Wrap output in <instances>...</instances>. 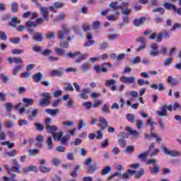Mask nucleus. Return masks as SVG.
Here are the masks:
<instances>
[{"label": "nucleus", "instance_id": "dca6fc26", "mask_svg": "<svg viewBox=\"0 0 181 181\" xmlns=\"http://www.w3.org/2000/svg\"><path fill=\"white\" fill-rule=\"evenodd\" d=\"M100 123L99 124V128L103 130L105 129V128L108 127V122L104 117H100Z\"/></svg>", "mask_w": 181, "mask_h": 181}, {"label": "nucleus", "instance_id": "5701e85b", "mask_svg": "<svg viewBox=\"0 0 181 181\" xmlns=\"http://www.w3.org/2000/svg\"><path fill=\"white\" fill-rule=\"evenodd\" d=\"M33 40L35 42H42L43 40V35L42 33H35L33 35Z\"/></svg>", "mask_w": 181, "mask_h": 181}, {"label": "nucleus", "instance_id": "f704fd0d", "mask_svg": "<svg viewBox=\"0 0 181 181\" xmlns=\"http://www.w3.org/2000/svg\"><path fill=\"white\" fill-rule=\"evenodd\" d=\"M103 131L104 130L100 129L96 132V134H95L96 139H103Z\"/></svg>", "mask_w": 181, "mask_h": 181}, {"label": "nucleus", "instance_id": "2eb2a0df", "mask_svg": "<svg viewBox=\"0 0 181 181\" xmlns=\"http://www.w3.org/2000/svg\"><path fill=\"white\" fill-rule=\"evenodd\" d=\"M45 129L48 134H52V135H53V134H55L56 131H57L59 128L57 126L47 125L46 126Z\"/></svg>", "mask_w": 181, "mask_h": 181}, {"label": "nucleus", "instance_id": "5fc2aeb1", "mask_svg": "<svg viewBox=\"0 0 181 181\" xmlns=\"http://www.w3.org/2000/svg\"><path fill=\"white\" fill-rule=\"evenodd\" d=\"M54 6L57 9H60V8H63V6H64V4L63 3H60V2H54Z\"/></svg>", "mask_w": 181, "mask_h": 181}, {"label": "nucleus", "instance_id": "f3484780", "mask_svg": "<svg viewBox=\"0 0 181 181\" xmlns=\"http://www.w3.org/2000/svg\"><path fill=\"white\" fill-rule=\"evenodd\" d=\"M119 17V13L115 12L114 15H110L107 16V21H110V22H115L118 21V18Z\"/></svg>", "mask_w": 181, "mask_h": 181}, {"label": "nucleus", "instance_id": "37998d69", "mask_svg": "<svg viewBox=\"0 0 181 181\" xmlns=\"http://www.w3.org/2000/svg\"><path fill=\"white\" fill-rule=\"evenodd\" d=\"M110 8H112L114 11L119 9V6H117V1L111 2L109 5Z\"/></svg>", "mask_w": 181, "mask_h": 181}, {"label": "nucleus", "instance_id": "72a5a7b5", "mask_svg": "<svg viewBox=\"0 0 181 181\" xmlns=\"http://www.w3.org/2000/svg\"><path fill=\"white\" fill-rule=\"evenodd\" d=\"M145 139H152L153 138H158V134L156 133H151V134H144Z\"/></svg>", "mask_w": 181, "mask_h": 181}, {"label": "nucleus", "instance_id": "ea45409f", "mask_svg": "<svg viewBox=\"0 0 181 181\" xmlns=\"http://www.w3.org/2000/svg\"><path fill=\"white\" fill-rule=\"evenodd\" d=\"M153 13L158 12V13H160V15H163V13H165V9H163V8L162 7H158L153 9Z\"/></svg>", "mask_w": 181, "mask_h": 181}, {"label": "nucleus", "instance_id": "09e8293b", "mask_svg": "<svg viewBox=\"0 0 181 181\" xmlns=\"http://www.w3.org/2000/svg\"><path fill=\"white\" fill-rule=\"evenodd\" d=\"M172 60H173V58L170 57V58H167L164 62H163V66H170L171 63H172Z\"/></svg>", "mask_w": 181, "mask_h": 181}, {"label": "nucleus", "instance_id": "473e14b6", "mask_svg": "<svg viewBox=\"0 0 181 181\" xmlns=\"http://www.w3.org/2000/svg\"><path fill=\"white\" fill-rule=\"evenodd\" d=\"M150 170L152 175H156V173H158L160 170L159 165L157 164H155L153 168H150Z\"/></svg>", "mask_w": 181, "mask_h": 181}, {"label": "nucleus", "instance_id": "864d4df0", "mask_svg": "<svg viewBox=\"0 0 181 181\" xmlns=\"http://www.w3.org/2000/svg\"><path fill=\"white\" fill-rule=\"evenodd\" d=\"M69 139H70V135L66 134L61 139V142H62V144H66V142H67V141H69Z\"/></svg>", "mask_w": 181, "mask_h": 181}, {"label": "nucleus", "instance_id": "338daca9", "mask_svg": "<svg viewBox=\"0 0 181 181\" xmlns=\"http://www.w3.org/2000/svg\"><path fill=\"white\" fill-rule=\"evenodd\" d=\"M1 77L4 83H8V81H9V78H8L5 74H1Z\"/></svg>", "mask_w": 181, "mask_h": 181}, {"label": "nucleus", "instance_id": "603ef678", "mask_svg": "<svg viewBox=\"0 0 181 181\" xmlns=\"http://www.w3.org/2000/svg\"><path fill=\"white\" fill-rule=\"evenodd\" d=\"M158 124H159L160 129H161V131H165V122H163V120L162 119H160L158 120Z\"/></svg>", "mask_w": 181, "mask_h": 181}, {"label": "nucleus", "instance_id": "c03bdc74", "mask_svg": "<svg viewBox=\"0 0 181 181\" xmlns=\"http://www.w3.org/2000/svg\"><path fill=\"white\" fill-rule=\"evenodd\" d=\"M118 37H119V35L118 34H112L108 36L109 40H112V41L117 40Z\"/></svg>", "mask_w": 181, "mask_h": 181}, {"label": "nucleus", "instance_id": "9d476101", "mask_svg": "<svg viewBox=\"0 0 181 181\" xmlns=\"http://www.w3.org/2000/svg\"><path fill=\"white\" fill-rule=\"evenodd\" d=\"M70 33V29L62 28L60 31L58 33V39H60V40H63L64 39L65 36H67Z\"/></svg>", "mask_w": 181, "mask_h": 181}, {"label": "nucleus", "instance_id": "c756f323", "mask_svg": "<svg viewBox=\"0 0 181 181\" xmlns=\"http://www.w3.org/2000/svg\"><path fill=\"white\" fill-rule=\"evenodd\" d=\"M5 170H7L8 174L11 175V177H16V175L13 173V170L11 169L8 165H4Z\"/></svg>", "mask_w": 181, "mask_h": 181}, {"label": "nucleus", "instance_id": "c85d7f7f", "mask_svg": "<svg viewBox=\"0 0 181 181\" xmlns=\"http://www.w3.org/2000/svg\"><path fill=\"white\" fill-rule=\"evenodd\" d=\"M126 118L127 121H129V122H135V120L136 119V117H135V115L131 113L126 115Z\"/></svg>", "mask_w": 181, "mask_h": 181}, {"label": "nucleus", "instance_id": "58836bf2", "mask_svg": "<svg viewBox=\"0 0 181 181\" xmlns=\"http://www.w3.org/2000/svg\"><path fill=\"white\" fill-rule=\"evenodd\" d=\"M64 127H74V122L73 121H64L62 122Z\"/></svg>", "mask_w": 181, "mask_h": 181}, {"label": "nucleus", "instance_id": "7ed1b4c3", "mask_svg": "<svg viewBox=\"0 0 181 181\" xmlns=\"http://www.w3.org/2000/svg\"><path fill=\"white\" fill-rule=\"evenodd\" d=\"M42 97H43V99L40 100V105L46 106L49 105L50 104V100L52 98V96L50 95V93L44 92L42 93Z\"/></svg>", "mask_w": 181, "mask_h": 181}, {"label": "nucleus", "instance_id": "6ab92c4d", "mask_svg": "<svg viewBox=\"0 0 181 181\" xmlns=\"http://www.w3.org/2000/svg\"><path fill=\"white\" fill-rule=\"evenodd\" d=\"M46 144L47 149H48V151H52V149H53V139L52 138V136L47 137Z\"/></svg>", "mask_w": 181, "mask_h": 181}, {"label": "nucleus", "instance_id": "393cba45", "mask_svg": "<svg viewBox=\"0 0 181 181\" xmlns=\"http://www.w3.org/2000/svg\"><path fill=\"white\" fill-rule=\"evenodd\" d=\"M35 83H40L42 78H43V74L40 72L35 74L33 77Z\"/></svg>", "mask_w": 181, "mask_h": 181}, {"label": "nucleus", "instance_id": "6e6d98bb", "mask_svg": "<svg viewBox=\"0 0 181 181\" xmlns=\"http://www.w3.org/2000/svg\"><path fill=\"white\" fill-rule=\"evenodd\" d=\"M86 124L84 120L81 119L78 125V129H83V127H86Z\"/></svg>", "mask_w": 181, "mask_h": 181}, {"label": "nucleus", "instance_id": "a211bd4d", "mask_svg": "<svg viewBox=\"0 0 181 181\" xmlns=\"http://www.w3.org/2000/svg\"><path fill=\"white\" fill-rule=\"evenodd\" d=\"M23 170L25 173H28V172H35V173H37L38 169L37 167L31 165L29 167L23 168Z\"/></svg>", "mask_w": 181, "mask_h": 181}, {"label": "nucleus", "instance_id": "aec40b11", "mask_svg": "<svg viewBox=\"0 0 181 181\" xmlns=\"http://www.w3.org/2000/svg\"><path fill=\"white\" fill-rule=\"evenodd\" d=\"M45 112L49 115H52V117H54L59 114V112H60V110L59 109H46Z\"/></svg>", "mask_w": 181, "mask_h": 181}, {"label": "nucleus", "instance_id": "0eeeda50", "mask_svg": "<svg viewBox=\"0 0 181 181\" xmlns=\"http://www.w3.org/2000/svg\"><path fill=\"white\" fill-rule=\"evenodd\" d=\"M120 81L125 84H134V83L136 82V78L135 76L127 77L123 76L121 77Z\"/></svg>", "mask_w": 181, "mask_h": 181}, {"label": "nucleus", "instance_id": "ddd939ff", "mask_svg": "<svg viewBox=\"0 0 181 181\" xmlns=\"http://www.w3.org/2000/svg\"><path fill=\"white\" fill-rule=\"evenodd\" d=\"M160 111H157L156 114L158 117H166L168 115V111L166 110V105H163L160 108Z\"/></svg>", "mask_w": 181, "mask_h": 181}, {"label": "nucleus", "instance_id": "79ce46f5", "mask_svg": "<svg viewBox=\"0 0 181 181\" xmlns=\"http://www.w3.org/2000/svg\"><path fill=\"white\" fill-rule=\"evenodd\" d=\"M10 42L11 43H13V45H18V43L21 42V37H16L11 38Z\"/></svg>", "mask_w": 181, "mask_h": 181}, {"label": "nucleus", "instance_id": "e433bc0d", "mask_svg": "<svg viewBox=\"0 0 181 181\" xmlns=\"http://www.w3.org/2000/svg\"><path fill=\"white\" fill-rule=\"evenodd\" d=\"M82 105L83 107H84L86 110H90L91 107H93V103L90 101H88V102L83 103Z\"/></svg>", "mask_w": 181, "mask_h": 181}, {"label": "nucleus", "instance_id": "de8ad7c7", "mask_svg": "<svg viewBox=\"0 0 181 181\" xmlns=\"http://www.w3.org/2000/svg\"><path fill=\"white\" fill-rule=\"evenodd\" d=\"M40 170L42 173H49V172H50V168H49L47 167H45V166H40Z\"/></svg>", "mask_w": 181, "mask_h": 181}, {"label": "nucleus", "instance_id": "cd10ccee", "mask_svg": "<svg viewBox=\"0 0 181 181\" xmlns=\"http://www.w3.org/2000/svg\"><path fill=\"white\" fill-rule=\"evenodd\" d=\"M63 136V132L53 133L52 137L54 141H60Z\"/></svg>", "mask_w": 181, "mask_h": 181}, {"label": "nucleus", "instance_id": "8fccbe9b", "mask_svg": "<svg viewBox=\"0 0 181 181\" xmlns=\"http://www.w3.org/2000/svg\"><path fill=\"white\" fill-rule=\"evenodd\" d=\"M107 47H108V42H103L100 43L99 49H100V50H105Z\"/></svg>", "mask_w": 181, "mask_h": 181}, {"label": "nucleus", "instance_id": "4d7b16f0", "mask_svg": "<svg viewBox=\"0 0 181 181\" xmlns=\"http://www.w3.org/2000/svg\"><path fill=\"white\" fill-rule=\"evenodd\" d=\"M56 19L57 21H64V19H66V14L60 13L57 16Z\"/></svg>", "mask_w": 181, "mask_h": 181}, {"label": "nucleus", "instance_id": "69168bd1", "mask_svg": "<svg viewBox=\"0 0 181 181\" xmlns=\"http://www.w3.org/2000/svg\"><path fill=\"white\" fill-rule=\"evenodd\" d=\"M19 127H23V125H28V120L26 119H20L18 122Z\"/></svg>", "mask_w": 181, "mask_h": 181}, {"label": "nucleus", "instance_id": "f03ea898", "mask_svg": "<svg viewBox=\"0 0 181 181\" xmlns=\"http://www.w3.org/2000/svg\"><path fill=\"white\" fill-rule=\"evenodd\" d=\"M129 6V2L122 1L120 4V6H119V9H120L122 15H124V16H128L131 15L132 10L131 8H127V6Z\"/></svg>", "mask_w": 181, "mask_h": 181}, {"label": "nucleus", "instance_id": "412c9836", "mask_svg": "<svg viewBox=\"0 0 181 181\" xmlns=\"http://www.w3.org/2000/svg\"><path fill=\"white\" fill-rule=\"evenodd\" d=\"M19 23H21V20L16 17H13L9 23V25L15 28L16 27V25H19Z\"/></svg>", "mask_w": 181, "mask_h": 181}, {"label": "nucleus", "instance_id": "c9c22d12", "mask_svg": "<svg viewBox=\"0 0 181 181\" xmlns=\"http://www.w3.org/2000/svg\"><path fill=\"white\" fill-rule=\"evenodd\" d=\"M25 26L28 28H37V24L33 21H27L25 23Z\"/></svg>", "mask_w": 181, "mask_h": 181}, {"label": "nucleus", "instance_id": "4468645a", "mask_svg": "<svg viewBox=\"0 0 181 181\" xmlns=\"http://www.w3.org/2000/svg\"><path fill=\"white\" fill-rule=\"evenodd\" d=\"M49 75L52 77H61V76L63 75V69L62 68H59V70H52L49 72Z\"/></svg>", "mask_w": 181, "mask_h": 181}, {"label": "nucleus", "instance_id": "0e129e2a", "mask_svg": "<svg viewBox=\"0 0 181 181\" xmlns=\"http://www.w3.org/2000/svg\"><path fill=\"white\" fill-rule=\"evenodd\" d=\"M59 45L61 47H64V48L69 47V42L67 41H61Z\"/></svg>", "mask_w": 181, "mask_h": 181}, {"label": "nucleus", "instance_id": "052dcab7", "mask_svg": "<svg viewBox=\"0 0 181 181\" xmlns=\"http://www.w3.org/2000/svg\"><path fill=\"white\" fill-rule=\"evenodd\" d=\"M128 95H130V97H132V98H136V97H138V92L135 90H132V91H130L128 93Z\"/></svg>", "mask_w": 181, "mask_h": 181}, {"label": "nucleus", "instance_id": "20e7f679", "mask_svg": "<svg viewBox=\"0 0 181 181\" xmlns=\"http://www.w3.org/2000/svg\"><path fill=\"white\" fill-rule=\"evenodd\" d=\"M162 149L164 155H168V156H172L173 158H177V156H180V152L176 150H170L166 146H163Z\"/></svg>", "mask_w": 181, "mask_h": 181}, {"label": "nucleus", "instance_id": "13d9d810", "mask_svg": "<svg viewBox=\"0 0 181 181\" xmlns=\"http://www.w3.org/2000/svg\"><path fill=\"white\" fill-rule=\"evenodd\" d=\"M11 11L12 12H18V3L11 4Z\"/></svg>", "mask_w": 181, "mask_h": 181}, {"label": "nucleus", "instance_id": "a19ab883", "mask_svg": "<svg viewBox=\"0 0 181 181\" xmlns=\"http://www.w3.org/2000/svg\"><path fill=\"white\" fill-rule=\"evenodd\" d=\"M22 69V66L20 65L16 66L13 71V76H17L18 73H19V71H21Z\"/></svg>", "mask_w": 181, "mask_h": 181}, {"label": "nucleus", "instance_id": "e2e57ef3", "mask_svg": "<svg viewBox=\"0 0 181 181\" xmlns=\"http://www.w3.org/2000/svg\"><path fill=\"white\" fill-rule=\"evenodd\" d=\"M6 128H12L13 127V123L11 120H7L5 122Z\"/></svg>", "mask_w": 181, "mask_h": 181}, {"label": "nucleus", "instance_id": "4c0bfd02", "mask_svg": "<svg viewBox=\"0 0 181 181\" xmlns=\"http://www.w3.org/2000/svg\"><path fill=\"white\" fill-rule=\"evenodd\" d=\"M11 53L13 54H22V53H25V50L19 49H13L11 50Z\"/></svg>", "mask_w": 181, "mask_h": 181}, {"label": "nucleus", "instance_id": "2f4dec72", "mask_svg": "<svg viewBox=\"0 0 181 181\" xmlns=\"http://www.w3.org/2000/svg\"><path fill=\"white\" fill-rule=\"evenodd\" d=\"M168 82L171 84V86H177L179 84V82L173 78V76H169Z\"/></svg>", "mask_w": 181, "mask_h": 181}, {"label": "nucleus", "instance_id": "f257e3e1", "mask_svg": "<svg viewBox=\"0 0 181 181\" xmlns=\"http://www.w3.org/2000/svg\"><path fill=\"white\" fill-rule=\"evenodd\" d=\"M66 56L68 57H70L71 59H76V63H80V62L84 60L86 57H87V54H81V52H69L66 54Z\"/></svg>", "mask_w": 181, "mask_h": 181}, {"label": "nucleus", "instance_id": "774afa93", "mask_svg": "<svg viewBox=\"0 0 181 181\" xmlns=\"http://www.w3.org/2000/svg\"><path fill=\"white\" fill-rule=\"evenodd\" d=\"M52 53H53V52H52L51 49H45L42 52V54H43V56H49V54H52Z\"/></svg>", "mask_w": 181, "mask_h": 181}, {"label": "nucleus", "instance_id": "a878e982", "mask_svg": "<svg viewBox=\"0 0 181 181\" xmlns=\"http://www.w3.org/2000/svg\"><path fill=\"white\" fill-rule=\"evenodd\" d=\"M22 101L24 104V107H28L29 105H33V100L23 98Z\"/></svg>", "mask_w": 181, "mask_h": 181}, {"label": "nucleus", "instance_id": "39448f33", "mask_svg": "<svg viewBox=\"0 0 181 181\" xmlns=\"http://www.w3.org/2000/svg\"><path fill=\"white\" fill-rule=\"evenodd\" d=\"M151 50L149 52L150 56L151 57H156V56H159L160 52H159V47L158 46V44L156 43H153L150 46Z\"/></svg>", "mask_w": 181, "mask_h": 181}, {"label": "nucleus", "instance_id": "7c9ffc66", "mask_svg": "<svg viewBox=\"0 0 181 181\" xmlns=\"http://www.w3.org/2000/svg\"><path fill=\"white\" fill-rule=\"evenodd\" d=\"M37 117V110L34 109L31 112V114L28 115V118L30 119V121H33V119L36 118Z\"/></svg>", "mask_w": 181, "mask_h": 181}, {"label": "nucleus", "instance_id": "680f3d73", "mask_svg": "<svg viewBox=\"0 0 181 181\" xmlns=\"http://www.w3.org/2000/svg\"><path fill=\"white\" fill-rule=\"evenodd\" d=\"M56 35V33L54 32H49L46 34L47 39H53L54 36Z\"/></svg>", "mask_w": 181, "mask_h": 181}, {"label": "nucleus", "instance_id": "bb28decb", "mask_svg": "<svg viewBox=\"0 0 181 181\" xmlns=\"http://www.w3.org/2000/svg\"><path fill=\"white\" fill-rule=\"evenodd\" d=\"M136 173V171L135 170H129L127 173H124L122 175V177H123V179H128L129 176L134 175V173Z\"/></svg>", "mask_w": 181, "mask_h": 181}, {"label": "nucleus", "instance_id": "9b49d317", "mask_svg": "<svg viewBox=\"0 0 181 181\" xmlns=\"http://www.w3.org/2000/svg\"><path fill=\"white\" fill-rule=\"evenodd\" d=\"M145 21H146V18L145 17H140L139 18H135L133 21V25L136 28H139V26H141V25H144V23H145Z\"/></svg>", "mask_w": 181, "mask_h": 181}, {"label": "nucleus", "instance_id": "b1692460", "mask_svg": "<svg viewBox=\"0 0 181 181\" xmlns=\"http://www.w3.org/2000/svg\"><path fill=\"white\" fill-rule=\"evenodd\" d=\"M163 6L165 8L169 11V9H173V12H176V6L173 4L168 2H165L163 4Z\"/></svg>", "mask_w": 181, "mask_h": 181}, {"label": "nucleus", "instance_id": "3c124183", "mask_svg": "<svg viewBox=\"0 0 181 181\" xmlns=\"http://www.w3.org/2000/svg\"><path fill=\"white\" fill-rule=\"evenodd\" d=\"M95 43V42L93 40H89L83 44V46L86 47H90V46L94 45Z\"/></svg>", "mask_w": 181, "mask_h": 181}, {"label": "nucleus", "instance_id": "49530a36", "mask_svg": "<svg viewBox=\"0 0 181 181\" xmlns=\"http://www.w3.org/2000/svg\"><path fill=\"white\" fill-rule=\"evenodd\" d=\"M82 71H87V70H90V64L87 63H84L81 65Z\"/></svg>", "mask_w": 181, "mask_h": 181}, {"label": "nucleus", "instance_id": "4be33fe9", "mask_svg": "<svg viewBox=\"0 0 181 181\" xmlns=\"http://www.w3.org/2000/svg\"><path fill=\"white\" fill-rule=\"evenodd\" d=\"M126 131L133 136H138V135H139V132H138V131L136 130H133L132 128H131V127H127Z\"/></svg>", "mask_w": 181, "mask_h": 181}, {"label": "nucleus", "instance_id": "423d86ee", "mask_svg": "<svg viewBox=\"0 0 181 181\" xmlns=\"http://www.w3.org/2000/svg\"><path fill=\"white\" fill-rule=\"evenodd\" d=\"M137 40L141 43V46L139 47L136 49V53H139V52L142 51V50H145L146 49V38H145L144 37H140L137 39Z\"/></svg>", "mask_w": 181, "mask_h": 181}, {"label": "nucleus", "instance_id": "bf43d9fd", "mask_svg": "<svg viewBox=\"0 0 181 181\" xmlns=\"http://www.w3.org/2000/svg\"><path fill=\"white\" fill-rule=\"evenodd\" d=\"M0 39L1 40H6V39H8V37H6V33L0 31Z\"/></svg>", "mask_w": 181, "mask_h": 181}, {"label": "nucleus", "instance_id": "1a4fd4ad", "mask_svg": "<svg viewBox=\"0 0 181 181\" xmlns=\"http://www.w3.org/2000/svg\"><path fill=\"white\" fill-rule=\"evenodd\" d=\"M38 8H40V12L42 15L45 21H49V8L47 7H43L42 6H38Z\"/></svg>", "mask_w": 181, "mask_h": 181}, {"label": "nucleus", "instance_id": "a18cd8bd", "mask_svg": "<svg viewBox=\"0 0 181 181\" xmlns=\"http://www.w3.org/2000/svg\"><path fill=\"white\" fill-rule=\"evenodd\" d=\"M111 172V166H107L102 170V175H108Z\"/></svg>", "mask_w": 181, "mask_h": 181}, {"label": "nucleus", "instance_id": "f8f14e48", "mask_svg": "<svg viewBox=\"0 0 181 181\" xmlns=\"http://www.w3.org/2000/svg\"><path fill=\"white\" fill-rule=\"evenodd\" d=\"M88 93H90V89L88 88H83L81 93L79 94V97L82 100H88Z\"/></svg>", "mask_w": 181, "mask_h": 181}, {"label": "nucleus", "instance_id": "6e6552de", "mask_svg": "<svg viewBox=\"0 0 181 181\" xmlns=\"http://www.w3.org/2000/svg\"><path fill=\"white\" fill-rule=\"evenodd\" d=\"M105 66H107V67H111V64H110V62L103 63L102 64L101 67L98 66H95L93 69L96 71V73L98 74L101 73V71H103V73H107V69H105Z\"/></svg>", "mask_w": 181, "mask_h": 181}]
</instances>
